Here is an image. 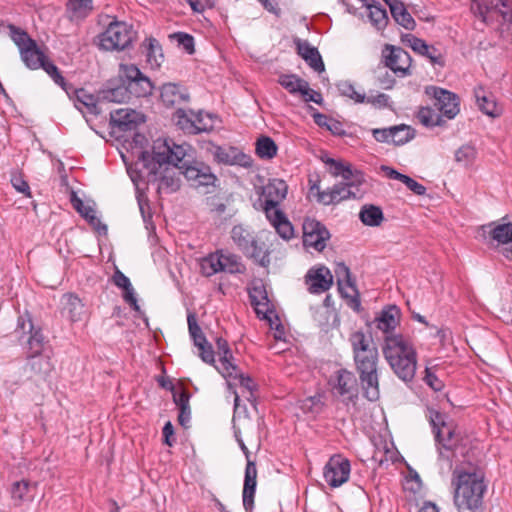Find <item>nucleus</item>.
I'll return each instance as SVG.
<instances>
[{"label": "nucleus", "mask_w": 512, "mask_h": 512, "mask_svg": "<svg viewBox=\"0 0 512 512\" xmlns=\"http://www.w3.org/2000/svg\"><path fill=\"white\" fill-rule=\"evenodd\" d=\"M452 484L455 486L454 503L459 512H478L482 507L486 486L477 472L454 470Z\"/></svg>", "instance_id": "nucleus-3"}, {"label": "nucleus", "mask_w": 512, "mask_h": 512, "mask_svg": "<svg viewBox=\"0 0 512 512\" xmlns=\"http://www.w3.org/2000/svg\"><path fill=\"white\" fill-rule=\"evenodd\" d=\"M119 78L126 83L130 94L135 97L150 96L154 89L150 78L134 64H120Z\"/></svg>", "instance_id": "nucleus-9"}, {"label": "nucleus", "mask_w": 512, "mask_h": 512, "mask_svg": "<svg viewBox=\"0 0 512 512\" xmlns=\"http://www.w3.org/2000/svg\"><path fill=\"white\" fill-rule=\"evenodd\" d=\"M146 54L147 62L152 67H159L163 61L164 55L160 43L155 38H147L141 45Z\"/></svg>", "instance_id": "nucleus-38"}, {"label": "nucleus", "mask_w": 512, "mask_h": 512, "mask_svg": "<svg viewBox=\"0 0 512 512\" xmlns=\"http://www.w3.org/2000/svg\"><path fill=\"white\" fill-rule=\"evenodd\" d=\"M278 235L284 240H290L294 237V228L292 223L285 217L282 221L277 222L274 226Z\"/></svg>", "instance_id": "nucleus-58"}, {"label": "nucleus", "mask_w": 512, "mask_h": 512, "mask_svg": "<svg viewBox=\"0 0 512 512\" xmlns=\"http://www.w3.org/2000/svg\"><path fill=\"white\" fill-rule=\"evenodd\" d=\"M337 278L338 290L343 298L348 299V305L355 311L360 309L359 292L352 279L349 267L344 262L336 264L334 269Z\"/></svg>", "instance_id": "nucleus-15"}, {"label": "nucleus", "mask_w": 512, "mask_h": 512, "mask_svg": "<svg viewBox=\"0 0 512 512\" xmlns=\"http://www.w3.org/2000/svg\"><path fill=\"white\" fill-rule=\"evenodd\" d=\"M219 356H220V363H221V366H222V370H219V372L224 377H232L233 373L238 371V367L233 362L234 357L232 355L231 350H228L227 354L222 353Z\"/></svg>", "instance_id": "nucleus-55"}, {"label": "nucleus", "mask_w": 512, "mask_h": 512, "mask_svg": "<svg viewBox=\"0 0 512 512\" xmlns=\"http://www.w3.org/2000/svg\"><path fill=\"white\" fill-rule=\"evenodd\" d=\"M414 129L405 124L392 126L391 142L395 145H404L415 136Z\"/></svg>", "instance_id": "nucleus-47"}, {"label": "nucleus", "mask_w": 512, "mask_h": 512, "mask_svg": "<svg viewBox=\"0 0 512 512\" xmlns=\"http://www.w3.org/2000/svg\"><path fill=\"white\" fill-rule=\"evenodd\" d=\"M381 62L384 68H389L395 74L401 76L409 75V68L411 66V56L401 47L386 44L382 50Z\"/></svg>", "instance_id": "nucleus-16"}, {"label": "nucleus", "mask_w": 512, "mask_h": 512, "mask_svg": "<svg viewBox=\"0 0 512 512\" xmlns=\"http://www.w3.org/2000/svg\"><path fill=\"white\" fill-rule=\"evenodd\" d=\"M279 205L263 206L264 212L267 219L270 221L272 226H276L277 222L282 221L286 215L278 208Z\"/></svg>", "instance_id": "nucleus-59"}, {"label": "nucleus", "mask_w": 512, "mask_h": 512, "mask_svg": "<svg viewBox=\"0 0 512 512\" xmlns=\"http://www.w3.org/2000/svg\"><path fill=\"white\" fill-rule=\"evenodd\" d=\"M71 93L74 95L75 107L84 113L83 108L86 112L92 115H99L101 113L98 107V101L93 94L88 93L85 89H69V97L72 98Z\"/></svg>", "instance_id": "nucleus-22"}, {"label": "nucleus", "mask_w": 512, "mask_h": 512, "mask_svg": "<svg viewBox=\"0 0 512 512\" xmlns=\"http://www.w3.org/2000/svg\"><path fill=\"white\" fill-rule=\"evenodd\" d=\"M305 283L308 285V291L311 294H320L331 288L333 275L325 266L313 267L305 275Z\"/></svg>", "instance_id": "nucleus-19"}, {"label": "nucleus", "mask_w": 512, "mask_h": 512, "mask_svg": "<svg viewBox=\"0 0 512 512\" xmlns=\"http://www.w3.org/2000/svg\"><path fill=\"white\" fill-rule=\"evenodd\" d=\"M174 38L188 54H193L195 52L194 38L191 35L184 32H178L174 34Z\"/></svg>", "instance_id": "nucleus-60"}, {"label": "nucleus", "mask_w": 512, "mask_h": 512, "mask_svg": "<svg viewBox=\"0 0 512 512\" xmlns=\"http://www.w3.org/2000/svg\"><path fill=\"white\" fill-rule=\"evenodd\" d=\"M400 309L395 305H390L383 309L379 316L374 320L376 327L383 331L386 336L392 335L390 332L396 328L399 323Z\"/></svg>", "instance_id": "nucleus-23"}, {"label": "nucleus", "mask_w": 512, "mask_h": 512, "mask_svg": "<svg viewBox=\"0 0 512 512\" xmlns=\"http://www.w3.org/2000/svg\"><path fill=\"white\" fill-rule=\"evenodd\" d=\"M174 123L184 132L193 134L195 132V125L193 123V116H188L187 112L182 108H177L172 117Z\"/></svg>", "instance_id": "nucleus-49"}, {"label": "nucleus", "mask_w": 512, "mask_h": 512, "mask_svg": "<svg viewBox=\"0 0 512 512\" xmlns=\"http://www.w3.org/2000/svg\"><path fill=\"white\" fill-rule=\"evenodd\" d=\"M249 298L251 305L255 307V310L257 314H260L263 312L260 307L265 308V312L269 309V299L267 296L266 289L263 284L255 285L250 291H249Z\"/></svg>", "instance_id": "nucleus-45"}, {"label": "nucleus", "mask_w": 512, "mask_h": 512, "mask_svg": "<svg viewBox=\"0 0 512 512\" xmlns=\"http://www.w3.org/2000/svg\"><path fill=\"white\" fill-rule=\"evenodd\" d=\"M264 206L279 205L287 195V185L283 180L274 179L263 187Z\"/></svg>", "instance_id": "nucleus-24"}, {"label": "nucleus", "mask_w": 512, "mask_h": 512, "mask_svg": "<svg viewBox=\"0 0 512 512\" xmlns=\"http://www.w3.org/2000/svg\"><path fill=\"white\" fill-rule=\"evenodd\" d=\"M363 5L366 6L370 13L369 17L372 23L378 28L382 29L387 25L388 15L385 8L377 0H361Z\"/></svg>", "instance_id": "nucleus-40"}, {"label": "nucleus", "mask_w": 512, "mask_h": 512, "mask_svg": "<svg viewBox=\"0 0 512 512\" xmlns=\"http://www.w3.org/2000/svg\"><path fill=\"white\" fill-rule=\"evenodd\" d=\"M231 238L238 249L244 253L245 251H248L249 246L253 244L256 236L244 226L235 225L231 230Z\"/></svg>", "instance_id": "nucleus-39"}, {"label": "nucleus", "mask_w": 512, "mask_h": 512, "mask_svg": "<svg viewBox=\"0 0 512 512\" xmlns=\"http://www.w3.org/2000/svg\"><path fill=\"white\" fill-rule=\"evenodd\" d=\"M11 184L19 193L24 194L26 197H31L30 186L28 182L23 179L21 174H13Z\"/></svg>", "instance_id": "nucleus-61"}, {"label": "nucleus", "mask_w": 512, "mask_h": 512, "mask_svg": "<svg viewBox=\"0 0 512 512\" xmlns=\"http://www.w3.org/2000/svg\"><path fill=\"white\" fill-rule=\"evenodd\" d=\"M30 483L26 480L14 482L11 487V497L20 504L29 490Z\"/></svg>", "instance_id": "nucleus-57"}, {"label": "nucleus", "mask_w": 512, "mask_h": 512, "mask_svg": "<svg viewBox=\"0 0 512 512\" xmlns=\"http://www.w3.org/2000/svg\"><path fill=\"white\" fill-rule=\"evenodd\" d=\"M476 103L480 111L490 117H498L501 114V108L498 107L495 98L491 94H487L483 87H477L474 90Z\"/></svg>", "instance_id": "nucleus-29"}, {"label": "nucleus", "mask_w": 512, "mask_h": 512, "mask_svg": "<svg viewBox=\"0 0 512 512\" xmlns=\"http://www.w3.org/2000/svg\"><path fill=\"white\" fill-rule=\"evenodd\" d=\"M190 394L182 390L180 393H173V401L179 409L178 422L184 428L189 426L191 420V408L189 404Z\"/></svg>", "instance_id": "nucleus-34"}, {"label": "nucleus", "mask_w": 512, "mask_h": 512, "mask_svg": "<svg viewBox=\"0 0 512 512\" xmlns=\"http://www.w3.org/2000/svg\"><path fill=\"white\" fill-rule=\"evenodd\" d=\"M390 12L396 23H398L407 30L415 29L416 22L411 16V14L407 11L402 1H394L393 4L390 5Z\"/></svg>", "instance_id": "nucleus-37"}, {"label": "nucleus", "mask_w": 512, "mask_h": 512, "mask_svg": "<svg viewBox=\"0 0 512 512\" xmlns=\"http://www.w3.org/2000/svg\"><path fill=\"white\" fill-rule=\"evenodd\" d=\"M68 6L74 13L91 11L93 9V0H69Z\"/></svg>", "instance_id": "nucleus-63"}, {"label": "nucleus", "mask_w": 512, "mask_h": 512, "mask_svg": "<svg viewBox=\"0 0 512 512\" xmlns=\"http://www.w3.org/2000/svg\"><path fill=\"white\" fill-rule=\"evenodd\" d=\"M115 87L108 86L99 92L98 99L106 102L125 103L128 102L131 94L124 81Z\"/></svg>", "instance_id": "nucleus-30"}, {"label": "nucleus", "mask_w": 512, "mask_h": 512, "mask_svg": "<svg viewBox=\"0 0 512 512\" xmlns=\"http://www.w3.org/2000/svg\"><path fill=\"white\" fill-rule=\"evenodd\" d=\"M190 112L193 116V123L196 126L195 132H193V134H199L201 132H208L213 130L215 117L212 114H204L202 111H199L198 113H194L192 111Z\"/></svg>", "instance_id": "nucleus-48"}, {"label": "nucleus", "mask_w": 512, "mask_h": 512, "mask_svg": "<svg viewBox=\"0 0 512 512\" xmlns=\"http://www.w3.org/2000/svg\"><path fill=\"white\" fill-rule=\"evenodd\" d=\"M425 94L435 99L434 105L448 119H453L460 112V100L455 93L430 85L425 87Z\"/></svg>", "instance_id": "nucleus-14"}, {"label": "nucleus", "mask_w": 512, "mask_h": 512, "mask_svg": "<svg viewBox=\"0 0 512 512\" xmlns=\"http://www.w3.org/2000/svg\"><path fill=\"white\" fill-rule=\"evenodd\" d=\"M243 254L264 268H267L271 263L270 250L268 249L265 242H261L257 238L253 244L249 246L248 251H245Z\"/></svg>", "instance_id": "nucleus-31"}, {"label": "nucleus", "mask_w": 512, "mask_h": 512, "mask_svg": "<svg viewBox=\"0 0 512 512\" xmlns=\"http://www.w3.org/2000/svg\"><path fill=\"white\" fill-rule=\"evenodd\" d=\"M322 161L329 166V172L331 175L334 177L341 176L344 181L355 179L358 174H362L359 171H353L350 164H346L327 156L322 157Z\"/></svg>", "instance_id": "nucleus-33"}, {"label": "nucleus", "mask_w": 512, "mask_h": 512, "mask_svg": "<svg viewBox=\"0 0 512 512\" xmlns=\"http://www.w3.org/2000/svg\"><path fill=\"white\" fill-rule=\"evenodd\" d=\"M356 371L363 390L364 397L371 402H375L380 397L379 377H378V350L369 354L353 357Z\"/></svg>", "instance_id": "nucleus-4"}, {"label": "nucleus", "mask_w": 512, "mask_h": 512, "mask_svg": "<svg viewBox=\"0 0 512 512\" xmlns=\"http://www.w3.org/2000/svg\"><path fill=\"white\" fill-rule=\"evenodd\" d=\"M18 328L23 334H28L26 340L28 345L27 353L41 354L47 343L46 337L43 335L41 327L34 325L30 313L25 312L18 318Z\"/></svg>", "instance_id": "nucleus-17"}, {"label": "nucleus", "mask_w": 512, "mask_h": 512, "mask_svg": "<svg viewBox=\"0 0 512 512\" xmlns=\"http://www.w3.org/2000/svg\"><path fill=\"white\" fill-rule=\"evenodd\" d=\"M349 342L352 347L353 357L369 354L377 351V347L371 339H368L362 331H356L350 335Z\"/></svg>", "instance_id": "nucleus-35"}, {"label": "nucleus", "mask_w": 512, "mask_h": 512, "mask_svg": "<svg viewBox=\"0 0 512 512\" xmlns=\"http://www.w3.org/2000/svg\"><path fill=\"white\" fill-rule=\"evenodd\" d=\"M303 245L322 252L331 235L326 226L315 218L306 217L302 224Z\"/></svg>", "instance_id": "nucleus-12"}, {"label": "nucleus", "mask_w": 512, "mask_h": 512, "mask_svg": "<svg viewBox=\"0 0 512 512\" xmlns=\"http://www.w3.org/2000/svg\"><path fill=\"white\" fill-rule=\"evenodd\" d=\"M190 146L177 145L168 139H157L152 153L142 151L138 157L142 164L141 173H146L149 185H157L159 191L172 193L180 188L179 175L183 174L195 188L215 186L217 176L209 165L201 161H190Z\"/></svg>", "instance_id": "nucleus-1"}, {"label": "nucleus", "mask_w": 512, "mask_h": 512, "mask_svg": "<svg viewBox=\"0 0 512 512\" xmlns=\"http://www.w3.org/2000/svg\"><path fill=\"white\" fill-rule=\"evenodd\" d=\"M71 203L74 209L100 234L105 235L107 233V226L101 223L100 219L95 215V210L91 206L84 205L83 201L75 193L71 197Z\"/></svg>", "instance_id": "nucleus-26"}, {"label": "nucleus", "mask_w": 512, "mask_h": 512, "mask_svg": "<svg viewBox=\"0 0 512 512\" xmlns=\"http://www.w3.org/2000/svg\"><path fill=\"white\" fill-rule=\"evenodd\" d=\"M245 269V265L238 255L224 250L211 253L201 261V272L207 277L218 272L242 274Z\"/></svg>", "instance_id": "nucleus-6"}, {"label": "nucleus", "mask_w": 512, "mask_h": 512, "mask_svg": "<svg viewBox=\"0 0 512 512\" xmlns=\"http://www.w3.org/2000/svg\"><path fill=\"white\" fill-rule=\"evenodd\" d=\"M112 282L114 283L115 286L123 290L124 301L128 303L133 310L139 311L140 307L137 303L135 291L130 282V279L119 269H116L112 276Z\"/></svg>", "instance_id": "nucleus-27"}, {"label": "nucleus", "mask_w": 512, "mask_h": 512, "mask_svg": "<svg viewBox=\"0 0 512 512\" xmlns=\"http://www.w3.org/2000/svg\"><path fill=\"white\" fill-rule=\"evenodd\" d=\"M10 36L15 45L18 47L19 52L22 48L27 47L28 45L33 44V39L29 36V34L21 28L16 27L15 25L10 24Z\"/></svg>", "instance_id": "nucleus-52"}, {"label": "nucleus", "mask_w": 512, "mask_h": 512, "mask_svg": "<svg viewBox=\"0 0 512 512\" xmlns=\"http://www.w3.org/2000/svg\"><path fill=\"white\" fill-rule=\"evenodd\" d=\"M196 347L200 351L199 356L203 362H205L207 364L215 363L214 350H213L212 345L208 341H206L205 344L199 343Z\"/></svg>", "instance_id": "nucleus-62"}, {"label": "nucleus", "mask_w": 512, "mask_h": 512, "mask_svg": "<svg viewBox=\"0 0 512 512\" xmlns=\"http://www.w3.org/2000/svg\"><path fill=\"white\" fill-rule=\"evenodd\" d=\"M27 367L35 374H47L51 370V363L48 357L41 354L27 353Z\"/></svg>", "instance_id": "nucleus-46"}, {"label": "nucleus", "mask_w": 512, "mask_h": 512, "mask_svg": "<svg viewBox=\"0 0 512 512\" xmlns=\"http://www.w3.org/2000/svg\"><path fill=\"white\" fill-rule=\"evenodd\" d=\"M428 418L436 442L446 450H453L459 441L453 423L447 422L446 416L434 409H428Z\"/></svg>", "instance_id": "nucleus-10"}, {"label": "nucleus", "mask_w": 512, "mask_h": 512, "mask_svg": "<svg viewBox=\"0 0 512 512\" xmlns=\"http://www.w3.org/2000/svg\"><path fill=\"white\" fill-rule=\"evenodd\" d=\"M426 384L431 387L434 391H441L444 387V383L428 368L426 369V375L424 377Z\"/></svg>", "instance_id": "nucleus-64"}, {"label": "nucleus", "mask_w": 512, "mask_h": 512, "mask_svg": "<svg viewBox=\"0 0 512 512\" xmlns=\"http://www.w3.org/2000/svg\"><path fill=\"white\" fill-rule=\"evenodd\" d=\"M20 56L24 64L32 70L39 69L42 61L45 59L44 53L40 50L35 40L32 45L22 48Z\"/></svg>", "instance_id": "nucleus-36"}, {"label": "nucleus", "mask_w": 512, "mask_h": 512, "mask_svg": "<svg viewBox=\"0 0 512 512\" xmlns=\"http://www.w3.org/2000/svg\"><path fill=\"white\" fill-rule=\"evenodd\" d=\"M476 149L471 145L461 146L455 153V159L457 162L467 166L473 162L476 158Z\"/></svg>", "instance_id": "nucleus-56"}, {"label": "nucleus", "mask_w": 512, "mask_h": 512, "mask_svg": "<svg viewBox=\"0 0 512 512\" xmlns=\"http://www.w3.org/2000/svg\"><path fill=\"white\" fill-rule=\"evenodd\" d=\"M337 88L342 96L353 99L356 103H364L366 100L365 94L357 92L349 81L339 82Z\"/></svg>", "instance_id": "nucleus-54"}, {"label": "nucleus", "mask_w": 512, "mask_h": 512, "mask_svg": "<svg viewBox=\"0 0 512 512\" xmlns=\"http://www.w3.org/2000/svg\"><path fill=\"white\" fill-rule=\"evenodd\" d=\"M334 396L342 397L343 401L353 402L358 399V382L355 374L347 369L337 370L329 379Z\"/></svg>", "instance_id": "nucleus-11"}, {"label": "nucleus", "mask_w": 512, "mask_h": 512, "mask_svg": "<svg viewBox=\"0 0 512 512\" xmlns=\"http://www.w3.org/2000/svg\"><path fill=\"white\" fill-rule=\"evenodd\" d=\"M213 148L214 150L212 151V154L216 162L225 165H234L236 147H222L214 145Z\"/></svg>", "instance_id": "nucleus-50"}, {"label": "nucleus", "mask_w": 512, "mask_h": 512, "mask_svg": "<svg viewBox=\"0 0 512 512\" xmlns=\"http://www.w3.org/2000/svg\"><path fill=\"white\" fill-rule=\"evenodd\" d=\"M411 40L413 43V51L427 57L433 65H439L440 67L445 65L444 56L439 49L428 45L424 40L418 37H411Z\"/></svg>", "instance_id": "nucleus-28"}, {"label": "nucleus", "mask_w": 512, "mask_h": 512, "mask_svg": "<svg viewBox=\"0 0 512 512\" xmlns=\"http://www.w3.org/2000/svg\"><path fill=\"white\" fill-rule=\"evenodd\" d=\"M418 121L427 128L444 126L446 121L431 107H421L416 115Z\"/></svg>", "instance_id": "nucleus-43"}, {"label": "nucleus", "mask_w": 512, "mask_h": 512, "mask_svg": "<svg viewBox=\"0 0 512 512\" xmlns=\"http://www.w3.org/2000/svg\"><path fill=\"white\" fill-rule=\"evenodd\" d=\"M160 99L167 108L177 107L189 102L188 90L178 83H164L160 87Z\"/></svg>", "instance_id": "nucleus-20"}, {"label": "nucleus", "mask_w": 512, "mask_h": 512, "mask_svg": "<svg viewBox=\"0 0 512 512\" xmlns=\"http://www.w3.org/2000/svg\"><path fill=\"white\" fill-rule=\"evenodd\" d=\"M110 122L121 131H130L144 122V116L132 109H118L110 113Z\"/></svg>", "instance_id": "nucleus-21"}, {"label": "nucleus", "mask_w": 512, "mask_h": 512, "mask_svg": "<svg viewBox=\"0 0 512 512\" xmlns=\"http://www.w3.org/2000/svg\"><path fill=\"white\" fill-rule=\"evenodd\" d=\"M238 444L247 460L242 498L244 509L246 512H250L254 507V497L257 486V468L255 461L250 458L251 453L244 441L242 439H238Z\"/></svg>", "instance_id": "nucleus-13"}, {"label": "nucleus", "mask_w": 512, "mask_h": 512, "mask_svg": "<svg viewBox=\"0 0 512 512\" xmlns=\"http://www.w3.org/2000/svg\"><path fill=\"white\" fill-rule=\"evenodd\" d=\"M296 45L298 54L314 71L321 73L325 70L324 62L316 47L311 46L307 41L301 40H298Z\"/></svg>", "instance_id": "nucleus-25"}, {"label": "nucleus", "mask_w": 512, "mask_h": 512, "mask_svg": "<svg viewBox=\"0 0 512 512\" xmlns=\"http://www.w3.org/2000/svg\"><path fill=\"white\" fill-rule=\"evenodd\" d=\"M63 299L65 300L64 310L67 311L71 321L76 322L81 320V317L84 314V305L81 299L71 293L65 294Z\"/></svg>", "instance_id": "nucleus-44"}, {"label": "nucleus", "mask_w": 512, "mask_h": 512, "mask_svg": "<svg viewBox=\"0 0 512 512\" xmlns=\"http://www.w3.org/2000/svg\"><path fill=\"white\" fill-rule=\"evenodd\" d=\"M324 479L331 487H339L349 479L350 462L341 455L332 456L324 467Z\"/></svg>", "instance_id": "nucleus-18"}, {"label": "nucleus", "mask_w": 512, "mask_h": 512, "mask_svg": "<svg viewBox=\"0 0 512 512\" xmlns=\"http://www.w3.org/2000/svg\"><path fill=\"white\" fill-rule=\"evenodd\" d=\"M382 352L398 378L404 382L413 380L417 366L416 352L403 335L384 337Z\"/></svg>", "instance_id": "nucleus-2"}, {"label": "nucleus", "mask_w": 512, "mask_h": 512, "mask_svg": "<svg viewBox=\"0 0 512 512\" xmlns=\"http://www.w3.org/2000/svg\"><path fill=\"white\" fill-rule=\"evenodd\" d=\"M53 80L56 84L61 86L63 90L69 94V89H72V85L67 84L64 77L59 72L58 68L52 63L46 60V58L42 61V65L40 66Z\"/></svg>", "instance_id": "nucleus-51"}, {"label": "nucleus", "mask_w": 512, "mask_h": 512, "mask_svg": "<svg viewBox=\"0 0 512 512\" xmlns=\"http://www.w3.org/2000/svg\"><path fill=\"white\" fill-rule=\"evenodd\" d=\"M359 218L364 225L377 227L383 222L384 215L379 206L366 204L361 208Z\"/></svg>", "instance_id": "nucleus-41"}, {"label": "nucleus", "mask_w": 512, "mask_h": 512, "mask_svg": "<svg viewBox=\"0 0 512 512\" xmlns=\"http://www.w3.org/2000/svg\"><path fill=\"white\" fill-rule=\"evenodd\" d=\"M188 329L191 338L193 339L194 345L197 346L199 343L205 344L207 339L202 332L201 327L197 323V319L194 313H189L187 316Z\"/></svg>", "instance_id": "nucleus-53"}, {"label": "nucleus", "mask_w": 512, "mask_h": 512, "mask_svg": "<svg viewBox=\"0 0 512 512\" xmlns=\"http://www.w3.org/2000/svg\"><path fill=\"white\" fill-rule=\"evenodd\" d=\"M255 151L259 158L270 160L277 155L278 147L271 137L262 135L256 141Z\"/></svg>", "instance_id": "nucleus-42"}, {"label": "nucleus", "mask_w": 512, "mask_h": 512, "mask_svg": "<svg viewBox=\"0 0 512 512\" xmlns=\"http://www.w3.org/2000/svg\"><path fill=\"white\" fill-rule=\"evenodd\" d=\"M136 36L132 25L114 20L98 35V46L104 51H123L133 43Z\"/></svg>", "instance_id": "nucleus-5"}, {"label": "nucleus", "mask_w": 512, "mask_h": 512, "mask_svg": "<svg viewBox=\"0 0 512 512\" xmlns=\"http://www.w3.org/2000/svg\"><path fill=\"white\" fill-rule=\"evenodd\" d=\"M363 174H358L355 179L335 184L331 189L320 191L319 186L314 184L310 191L317 190V201L323 205L338 204L343 200L357 198L360 194V185L363 182Z\"/></svg>", "instance_id": "nucleus-7"}, {"label": "nucleus", "mask_w": 512, "mask_h": 512, "mask_svg": "<svg viewBox=\"0 0 512 512\" xmlns=\"http://www.w3.org/2000/svg\"><path fill=\"white\" fill-rule=\"evenodd\" d=\"M278 83L291 94L300 93L306 96L309 93L308 82L296 74H282L278 78Z\"/></svg>", "instance_id": "nucleus-32"}, {"label": "nucleus", "mask_w": 512, "mask_h": 512, "mask_svg": "<svg viewBox=\"0 0 512 512\" xmlns=\"http://www.w3.org/2000/svg\"><path fill=\"white\" fill-rule=\"evenodd\" d=\"M471 11L484 22L501 17L504 23H512V0H472Z\"/></svg>", "instance_id": "nucleus-8"}]
</instances>
